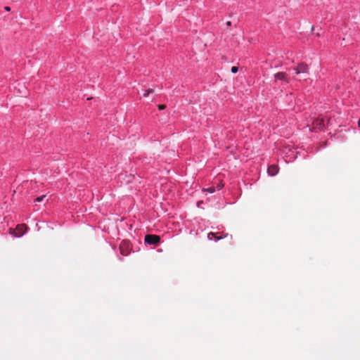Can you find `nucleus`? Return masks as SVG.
Returning a JSON list of instances; mask_svg holds the SVG:
<instances>
[{"label": "nucleus", "instance_id": "nucleus-1", "mask_svg": "<svg viewBox=\"0 0 360 360\" xmlns=\"http://www.w3.org/2000/svg\"><path fill=\"white\" fill-rule=\"evenodd\" d=\"M283 153L284 154L285 161L286 162H292L297 158L298 153L295 148L288 146L284 148Z\"/></svg>", "mask_w": 360, "mask_h": 360}, {"label": "nucleus", "instance_id": "nucleus-2", "mask_svg": "<svg viewBox=\"0 0 360 360\" xmlns=\"http://www.w3.org/2000/svg\"><path fill=\"white\" fill-rule=\"evenodd\" d=\"M293 70L296 75L308 74L309 72V68L306 63H300L293 68Z\"/></svg>", "mask_w": 360, "mask_h": 360}, {"label": "nucleus", "instance_id": "nucleus-3", "mask_svg": "<svg viewBox=\"0 0 360 360\" xmlns=\"http://www.w3.org/2000/svg\"><path fill=\"white\" fill-rule=\"evenodd\" d=\"M160 238L157 235H146L144 241L148 245H157L160 243Z\"/></svg>", "mask_w": 360, "mask_h": 360}, {"label": "nucleus", "instance_id": "nucleus-4", "mask_svg": "<svg viewBox=\"0 0 360 360\" xmlns=\"http://www.w3.org/2000/svg\"><path fill=\"white\" fill-rule=\"evenodd\" d=\"M274 77L275 81L280 80L284 82L285 84H288L290 82L289 79L287 77V75L285 72H279L274 74Z\"/></svg>", "mask_w": 360, "mask_h": 360}, {"label": "nucleus", "instance_id": "nucleus-5", "mask_svg": "<svg viewBox=\"0 0 360 360\" xmlns=\"http://www.w3.org/2000/svg\"><path fill=\"white\" fill-rule=\"evenodd\" d=\"M279 171V168L276 165H270L267 169V173L271 176H276Z\"/></svg>", "mask_w": 360, "mask_h": 360}, {"label": "nucleus", "instance_id": "nucleus-6", "mask_svg": "<svg viewBox=\"0 0 360 360\" xmlns=\"http://www.w3.org/2000/svg\"><path fill=\"white\" fill-rule=\"evenodd\" d=\"M207 237H208V238H209L210 240H212V239H213V238H212V237H214V240H215L216 241H218V240H219L220 239L223 238L222 237H216L215 233H212V232L209 233H208V235H207Z\"/></svg>", "mask_w": 360, "mask_h": 360}, {"label": "nucleus", "instance_id": "nucleus-7", "mask_svg": "<svg viewBox=\"0 0 360 360\" xmlns=\"http://www.w3.org/2000/svg\"><path fill=\"white\" fill-rule=\"evenodd\" d=\"M215 191H216V188L214 186H210L209 188L203 189L204 192H207L209 193H213L215 192Z\"/></svg>", "mask_w": 360, "mask_h": 360}, {"label": "nucleus", "instance_id": "nucleus-8", "mask_svg": "<svg viewBox=\"0 0 360 360\" xmlns=\"http://www.w3.org/2000/svg\"><path fill=\"white\" fill-rule=\"evenodd\" d=\"M153 92V90L150 89L145 90V91H144V93L143 94V97H147L150 94H152Z\"/></svg>", "mask_w": 360, "mask_h": 360}, {"label": "nucleus", "instance_id": "nucleus-9", "mask_svg": "<svg viewBox=\"0 0 360 360\" xmlns=\"http://www.w3.org/2000/svg\"><path fill=\"white\" fill-rule=\"evenodd\" d=\"M46 195H41V196H39L37 197L35 200H34V202H41L44 200V199L45 198Z\"/></svg>", "mask_w": 360, "mask_h": 360}, {"label": "nucleus", "instance_id": "nucleus-10", "mask_svg": "<svg viewBox=\"0 0 360 360\" xmlns=\"http://www.w3.org/2000/svg\"><path fill=\"white\" fill-rule=\"evenodd\" d=\"M231 72H232V73L236 74V73H237V72H238V67H236V66H233V67L231 68Z\"/></svg>", "mask_w": 360, "mask_h": 360}, {"label": "nucleus", "instance_id": "nucleus-11", "mask_svg": "<svg viewBox=\"0 0 360 360\" xmlns=\"http://www.w3.org/2000/svg\"><path fill=\"white\" fill-rule=\"evenodd\" d=\"M224 185L221 183L218 184L217 186V189L218 191L221 190L222 188H223Z\"/></svg>", "mask_w": 360, "mask_h": 360}, {"label": "nucleus", "instance_id": "nucleus-12", "mask_svg": "<svg viewBox=\"0 0 360 360\" xmlns=\"http://www.w3.org/2000/svg\"><path fill=\"white\" fill-rule=\"evenodd\" d=\"M165 105H158V108H159V110H162L165 109Z\"/></svg>", "mask_w": 360, "mask_h": 360}, {"label": "nucleus", "instance_id": "nucleus-13", "mask_svg": "<svg viewBox=\"0 0 360 360\" xmlns=\"http://www.w3.org/2000/svg\"><path fill=\"white\" fill-rule=\"evenodd\" d=\"M5 9H6V11H10V7H8V6H6V7H5Z\"/></svg>", "mask_w": 360, "mask_h": 360}, {"label": "nucleus", "instance_id": "nucleus-14", "mask_svg": "<svg viewBox=\"0 0 360 360\" xmlns=\"http://www.w3.org/2000/svg\"><path fill=\"white\" fill-rule=\"evenodd\" d=\"M22 235H23V233H22V234H19V235H17V236H16V237L20 238V237H21Z\"/></svg>", "mask_w": 360, "mask_h": 360}, {"label": "nucleus", "instance_id": "nucleus-15", "mask_svg": "<svg viewBox=\"0 0 360 360\" xmlns=\"http://www.w3.org/2000/svg\"><path fill=\"white\" fill-rule=\"evenodd\" d=\"M358 126L360 127V117H359V122H358Z\"/></svg>", "mask_w": 360, "mask_h": 360}]
</instances>
